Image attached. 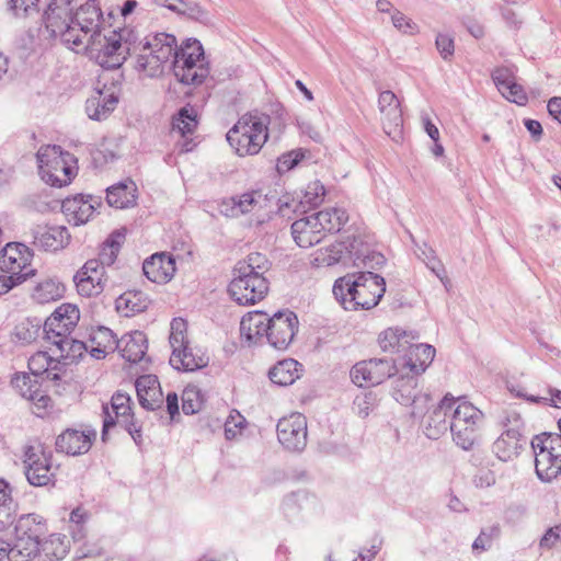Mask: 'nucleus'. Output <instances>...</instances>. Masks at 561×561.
<instances>
[{"instance_id":"obj_52","label":"nucleus","mask_w":561,"mask_h":561,"mask_svg":"<svg viewBox=\"0 0 561 561\" xmlns=\"http://www.w3.org/2000/svg\"><path fill=\"white\" fill-rule=\"evenodd\" d=\"M316 260L327 266L337 263H343L344 265L350 264L347 251L343 241L336 242L327 248L325 251L321 252Z\"/></svg>"},{"instance_id":"obj_50","label":"nucleus","mask_w":561,"mask_h":561,"mask_svg":"<svg viewBox=\"0 0 561 561\" xmlns=\"http://www.w3.org/2000/svg\"><path fill=\"white\" fill-rule=\"evenodd\" d=\"M271 263L267 257L259 252L250 253L245 260L238 262L236 268L241 271L264 276L270 270Z\"/></svg>"},{"instance_id":"obj_10","label":"nucleus","mask_w":561,"mask_h":561,"mask_svg":"<svg viewBox=\"0 0 561 561\" xmlns=\"http://www.w3.org/2000/svg\"><path fill=\"white\" fill-rule=\"evenodd\" d=\"M25 477L34 486L53 483L58 467L53 466V453L42 444L25 445L23 448Z\"/></svg>"},{"instance_id":"obj_42","label":"nucleus","mask_w":561,"mask_h":561,"mask_svg":"<svg viewBox=\"0 0 561 561\" xmlns=\"http://www.w3.org/2000/svg\"><path fill=\"white\" fill-rule=\"evenodd\" d=\"M55 350L53 353L58 359H70L71 362L81 358L82 355L89 350V345L82 341L76 340L71 336L67 339H59L55 342Z\"/></svg>"},{"instance_id":"obj_11","label":"nucleus","mask_w":561,"mask_h":561,"mask_svg":"<svg viewBox=\"0 0 561 561\" xmlns=\"http://www.w3.org/2000/svg\"><path fill=\"white\" fill-rule=\"evenodd\" d=\"M104 420L102 440L106 439L107 432L116 424L122 425L131 436L134 442L141 443V427L137 424L131 413L130 397L121 391L115 392L111 399V408L103 407Z\"/></svg>"},{"instance_id":"obj_24","label":"nucleus","mask_w":561,"mask_h":561,"mask_svg":"<svg viewBox=\"0 0 561 561\" xmlns=\"http://www.w3.org/2000/svg\"><path fill=\"white\" fill-rule=\"evenodd\" d=\"M92 437L84 432L68 428L59 434L55 442L57 453H64L69 456H78L89 451L92 446Z\"/></svg>"},{"instance_id":"obj_18","label":"nucleus","mask_w":561,"mask_h":561,"mask_svg":"<svg viewBox=\"0 0 561 561\" xmlns=\"http://www.w3.org/2000/svg\"><path fill=\"white\" fill-rule=\"evenodd\" d=\"M12 386L23 398L32 402L37 416H43L46 413L51 399L42 390L38 379L26 373L16 374L12 379Z\"/></svg>"},{"instance_id":"obj_56","label":"nucleus","mask_w":561,"mask_h":561,"mask_svg":"<svg viewBox=\"0 0 561 561\" xmlns=\"http://www.w3.org/2000/svg\"><path fill=\"white\" fill-rule=\"evenodd\" d=\"M309 151L298 148L282 154L277 159V171L279 173L288 172L294 169L301 160H304L307 156H309Z\"/></svg>"},{"instance_id":"obj_28","label":"nucleus","mask_w":561,"mask_h":561,"mask_svg":"<svg viewBox=\"0 0 561 561\" xmlns=\"http://www.w3.org/2000/svg\"><path fill=\"white\" fill-rule=\"evenodd\" d=\"M268 316L262 311L249 312L240 321V334L249 344L266 337Z\"/></svg>"},{"instance_id":"obj_7","label":"nucleus","mask_w":561,"mask_h":561,"mask_svg":"<svg viewBox=\"0 0 561 561\" xmlns=\"http://www.w3.org/2000/svg\"><path fill=\"white\" fill-rule=\"evenodd\" d=\"M160 35H165L173 38L172 42L168 41V44L170 45V54L164 60H161L157 71L152 73L150 69H144L139 66L140 55H157L153 53L152 47L150 46L146 50L144 49L138 53H133V56H136V69L138 71L144 72L148 77H157L163 72V65L168 62L171 57H173V67L182 66L187 68L188 66H199V64H203L204 50L202 44L197 39H186V42L181 47H178L176 39L172 34L159 33L152 36H147L144 39H138V42H151L154 37H159Z\"/></svg>"},{"instance_id":"obj_21","label":"nucleus","mask_w":561,"mask_h":561,"mask_svg":"<svg viewBox=\"0 0 561 561\" xmlns=\"http://www.w3.org/2000/svg\"><path fill=\"white\" fill-rule=\"evenodd\" d=\"M95 205H100L92 195H76L62 201L61 210L68 221L75 226L88 222L95 211Z\"/></svg>"},{"instance_id":"obj_64","label":"nucleus","mask_w":561,"mask_h":561,"mask_svg":"<svg viewBox=\"0 0 561 561\" xmlns=\"http://www.w3.org/2000/svg\"><path fill=\"white\" fill-rule=\"evenodd\" d=\"M500 93L510 102L517 105H525L528 101L527 94L523 87L514 80L508 85H504Z\"/></svg>"},{"instance_id":"obj_25","label":"nucleus","mask_w":561,"mask_h":561,"mask_svg":"<svg viewBox=\"0 0 561 561\" xmlns=\"http://www.w3.org/2000/svg\"><path fill=\"white\" fill-rule=\"evenodd\" d=\"M435 348L430 344H411L407 351L408 357L403 359L401 369H408L409 373L421 375L431 365L435 357Z\"/></svg>"},{"instance_id":"obj_6","label":"nucleus","mask_w":561,"mask_h":561,"mask_svg":"<svg viewBox=\"0 0 561 561\" xmlns=\"http://www.w3.org/2000/svg\"><path fill=\"white\" fill-rule=\"evenodd\" d=\"M455 402L449 421L453 440L463 450H471L479 440L484 414L462 398L455 399Z\"/></svg>"},{"instance_id":"obj_12","label":"nucleus","mask_w":561,"mask_h":561,"mask_svg":"<svg viewBox=\"0 0 561 561\" xmlns=\"http://www.w3.org/2000/svg\"><path fill=\"white\" fill-rule=\"evenodd\" d=\"M229 294L241 306L254 305L262 300L268 291V280L265 276L233 270V278L228 287Z\"/></svg>"},{"instance_id":"obj_31","label":"nucleus","mask_w":561,"mask_h":561,"mask_svg":"<svg viewBox=\"0 0 561 561\" xmlns=\"http://www.w3.org/2000/svg\"><path fill=\"white\" fill-rule=\"evenodd\" d=\"M70 240L68 229L64 226H51L39 229L34 237V244L45 251L64 249Z\"/></svg>"},{"instance_id":"obj_38","label":"nucleus","mask_w":561,"mask_h":561,"mask_svg":"<svg viewBox=\"0 0 561 561\" xmlns=\"http://www.w3.org/2000/svg\"><path fill=\"white\" fill-rule=\"evenodd\" d=\"M65 294V286L57 278H46L33 289L32 297L39 304H47L60 299Z\"/></svg>"},{"instance_id":"obj_46","label":"nucleus","mask_w":561,"mask_h":561,"mask_svg":"<svg viewBox=\"0 0 561 561\" xmlns=\"http://www.w3.org/2000/svg\"><path fill=\"white\" fill-rule=\"evenodd\" d=\"M73 282L78 294L83 297L98 296L104 289V282L98 275H81V273L77 272L73 276Z\"/></svg>"},{"instance_id":"obj_1","label":"nucleus","mask_w":561,"mask_h":561,"mask_svg":"<svg viewBox=\"0 0 561 561\" xmlns=\"http://www.w3.org/2000/svg\"><path fill=\"white\" fill-rule=\"evenodd\" d=\"M72 19L73 25L83 38V44L85 43L89 56L102 68L117 69L127 56H133V53L146 50L151 46L157 55H140L139 66L154 73L161 60L170 54L168 41L172 42L173 38L165 35L154 37L151 42H138L135 33L126 28L103 34L99 30L102 11L96 0H88L80 5L75 13L72 12Z\"/></svg>"},{"instance_id":"obj_3","label":"nucleus","mask_w":561,"mask_h":561,"mask_svg":"<svg viewBox=\"0 0 561 561\" xmlns=\"http://www.w3.org/2000/svg\"><path fill=\"white\" fill-rule=\"evenodd\" d=\"M271 116L259 111L243 114L228 130L227 141L240 157L260 152L268 139Z\"/></svg>"},{"instance_id":"obj_30","label":"nucleus","mask_w":561,"mask_h":561,"mask_svg":"<svg viewBox=\"0 0 561 561\" xmlns=\"http://www.w3.org/2000/svg\"><path fill=\"white\" fill-rule=\"evenodd\" d=\"M118 95L113 91L105 93L98 91L95 95L85 101V112L93 121H103L116 108Z\"/></svg>"},{"instance_id":"obj_49","label":"nucleus","mask_w":561,"mask_h":561,"mask_svg":"<svg viewBox=\"0 0 561 561\" xmlns=\"http://www.w3.org/2000/svg\"><path fill=\"white\" fill-rule=\"evenodd\" d=\"M347 256L350 260V263H352L355 266V261H359L364 253L370 248V243L367 240V237L357 233V234H350L343 240Z\"/></svg>"},{"instance_id":"obj_23","label":"nucleus","mask_w":561,"mask_h":561,"mask_svg":"<svg viewBox=\"0 0 561 561\" xmlns=\"http://www.w3.org/2000/svg\"><path fill=\"white\" fill-rule=\"evenodd\" d=\"M142 271L152 283H168L176 271L175 261L171 254L164 252L154 253L145 260Z\"/></svg>"},{"instance_id":"obj_8","label":"nucleus","mask_w":561,"mask_h":561,"mask_svg":"<svg viewBox=\"0 0 561 561\" xmlns=\"http://www.w3.org/2000/svg\"><path fill=\"white\" fill-rule=\"evenodd\" d=\"M73 7L70 0H51L45 12V26L53 37H59L66 45L79 47L83 38L72 21Z\"/></svg>"},{"instance_id":"obj_39","label":"nucleus","mask_w":561,"mask_h":561,"mask_svg":"<svg viewBox=\"0 0 561 561\" xmlns=\"http://www.w3.org/2000/svg\"><path fill=\"white\" fill-rule=\"evenodd\" d=\"M15 537L39 541L44 533L43 519L36 514L22 515L14 527Z\"/></svg>"},{"instance_id":"obj_60","label":"nucleus","mask_w":561,"mask_h":561,"mask_svg":"<svg viewBox=\"0 0 561 561\" xmlns=\"http://www.w3.org/2000/svg\"><path fill=\"white\" fill-rule=\"evenodd\" d=\"M370 367L367 360L359 362L351 369L352 381L358 387H369L373 385Z\"/></svg>"},{"instance_id":"obj_32","label":"nucleus","mask_w":561,"mask_h":561,"mask_svg":"<svg viewBox=\"0 0 561 561\" xmlns=\"http://www.w3.org/2000/svg\"><path fill=\"white\" fill-rule=\"evenodd\" d=\"M526 444V439L522 437L516 430L505 431L494 443L493 451L502 461H508L519 454V450Z\"/></svg>"},{"instance_id":"obj_16","label":"nucleus","mask_w":561,"mask_h":561,"mask_svg":"<svg viewBox=\"0 0 561 561\" xmlns=\"http://www.w3.org/2000/svg\"><path fill=\"white\" fill-rule=\"evenodd\" d=\"M297 314L291 310H279L268 317L266 340L276 350H286L298 330Z\"/></svg>"},{"instance_id":"obj_54","label":"nucleus","mask_w":561,"mask_h":561,"mask_svg":"<svg viewBox=\"0 0 561 561\" xmlns=\"http://www.w3.org/2000/svg\"><path fill=\"white\" fill-rule=\"evenodd\" d=\"M203 405V396L198 388L188 386L182 393V410L185 414L191 415L197 413Z\"/></svg>"},{"instance_id":"obj_2","label":"nucleus","mask_w":561,"mask_h":561,"mask_svg":"<svg viewBox=\"0 0 561 561\" xmlns=\"http://www.w3.org/2000/svg\"><path fill=\"white\" fill-rule=\"evenodd\" d=\"M332 291L345 310H369L383 297L386 282L370 271L358 272L336 279Z\"/></svg>"},{"instance_id":"obj_22","label":"nucleus","mask_w":561,"mask_h":561,"mask_svg":"<svg viewBox=\"0 0 561 561\" xmlns=\"http://www.w3.org/2000/svg\"><path fill=\"white\" fill-rule=\"evenodd\" d=\"M135 387L139 403L144 409L156 411L162 408L164 398L157 376H140L136 379Z\"/></svg>"},{"instance_id":"obj_29","label":"nucleus","mask_w":561,"mask_h":561,"mask_svg":"<svg viewBox=\"0 0 561 561\" xmlns=\"http://www.w3.org/2000/svg\"><path fill=\"white\" fill-rule=\"evenodd\" d=\"M417 339L419 334L414 331L389 328L379 335V344L385 352L407 353L411 342Z\"/></svg>"},{"instance_id":"obj_4","label":"nucleus","mask_w":561,"mask_h":561,"mask_svg":"<svg viewBox=\"0 0 561 561\" xmlns=\"http://www.w3.org/2000/svg\"><path fill=\"white\" fill-rule=\"evenodd\" d=\"M38 173L42 180L55 187L71 183L77 175V158L60 146H42L36 153Z\"/></svg>"},{"instance_id":"obj_33","label":"nucleus","mask_w":561,"mask_h":561,"mask_svg":"<svg viewBox=\"0 0 561 561\" xmlns=\"http://www.w3.org/2000/svg\"><path fill=\"white\" fill-rule=\"evenodd\" d=\"M60 359L56 355L54 357L43 351L33 354L28 359V369L35 379L46 375L47 379L58 380L57 371L60 369Z\"/></svg>"},{"instance_id":"obj_45","label":"nucleus","mask_w":561,"mask_h":561,"mask_svg":"<svg viewBox=\"0 0 561 561\" xmlns=\"http://www.w3.org/2000/svg\"><path fill=\"white\" fill-rule=\"evenodd\" d=\"M197 127L196 112L192 106L182 107L173 118L172 128L181 136L192 135Z\"/></svg>"},{"instance_id":"obj_59","label":"nucleus","mask_w":561,"mask_h":561,"mask_svg":"<svg viewBox=\"0 0 561 561\" xmlns=\"http://www.w3.org/2000/svg\"><path fill=\"white\" fill-rule=\"evenodd\" d=\"M105 553V547L101 539L85 540L76 550L78 559L100 558Z\"/></svg>"},{"instance_id":"obj_44","label":"nucleus","mask_w":561,"mask_h":561,"mask_svg":"<svg viewBox=\"0 0 561 561\" xmlns=\"http://www.w3.org/2000/svg\"><path fill=\"white\" fill-rule=\"evenodd\" d=\"M38 551L39 541L15 537L11 545L10 561H30L37 556Z\"/></svg>"},{"instance_id":"obj_13","label":"nucleus","mask_w":561,"mask_h":561,"mask_svg":"<svg viewBox=\"0 0 561 561\" xmlns=\"http://www.w3.org/2000/svg\"><path fill=\"white\" fill-rule=\"evenodd\" d=\"M535 469L541 481H551L561 472V438H547L533 442Z\"/></svg>"},{"instance_id":"obj_37","label":"nucleus","mask_w":561,"mask_h":561,"mask_svg":"<svg viewBox=\"0 0 561 561\" xmlns=\"http://www.w3.org/2000/svg\"><path fill=\"white\" fill-rule=\"evenodd\" d=\"M298 366L299 363L291 358L280 360L270 369L268 377L275 385L289 386L299 377Z\"/></svg>"},{"instance_id":"obj_62","label":"nucleus","mask_w":561,"mask_h":561,"mask_svg":"<svg viewBox=\"0 0 561 561\" xmlns=\"http://www.w3.org/2000/svg\"><path fill=\"white\" fill-rule=\"evenodd\" d=\"M391 22L393 26L403 34L414 35L419 33L417 24L397 9L391 13Z\"/></svg>"},{"instance_id":"obj_17","label":"nucleus","mask_w":561,"mask_h":561,"mask_svg":"<svg viewBox=\"0 0 561 561\" xmlns=\"http://www.w3.org/2000/svg\"><path fill=\"white\" fill-rule=\"evenodd\" d=\"M276 430L278 442L288 451L300 453L307 446V419L301 413L282 417Z\"/></svg>"},{"instance_id":"obj_47","label":"nucleus","mask_w":561,"mask_h":561,"mask_svg":"<svg viewBox=\"0 0 561 561\" xmlns=\"http://www.w3.org/2000/svg\"><path fill=\"white\" fill-rule=\"evenodd\" d=\"M312 502L306 492L299 491L287 495L283 501L282 508L287 518L294 519Z\"/></svg>"},{"instance_id":"obj_53","label":"nucleus","mask_w":561,"mask_h":561,"mask_svg":"<svg viewBox=\"0 0 561 561\" xmlns=\"http://www.w3.org/2000/svg\"><path fill=\"white\" fill-rule=\"evenodd\" d=\"M90 515L88 511L82 507H76L71 511L69 516L70 533L75 542H80L85 537L84 525L88 522Z\"/></svg>"},{"instance_id":"obj_43","label":"nucleus","mask_w":561,"mask_h":561,"mask_svg":"<svg viewBox=\"0 0 561 561\" xmlns=\"http://www.w3.org/2000/svg\"><path fill=\"white\" fill-rule=\"evenodd\" d=\"M367 362L371 370L370 378H373V385L376 386L394 376V374L399 371L398 365L392 358H371Z\"/></svg>"},{"instance_id":"obj_26","label":"nucleus","mask_w":561,"mask_h":561,"mask_svg":"<svg viewBox=\"0 0 561 561\" xmlns=\"http://www.w3.org/2000/svg\"><path fill=\"white\" fill-rule=\"evenodd\" d=\"M291 234L297 245L306 249L320 243L323 239L313 214L295 220L291 225Z\"/></svg>"},{"instance_id":"obj_20","label":"nucleus","mask_w":561,"mask_h":561,"mask_svg":"<svg viewBox=\"0 0 561 561\" xmlns=\"http://www.w3.org/2000/svg\"><path fill=\"white\" fill-rule=\"evenodd\" d=\"M455 398L446 394L437 407L433 409L424 422V434L431 439H437L449 428L447 417L455 407Z\"/></svg>"},{"instance_id":"obj_9","label":"nucleus","mask_w":561,"mask_h":561,"mask_svg":"<svg viewBox=\"0 0 561 561\" xmlns=\"http://www.w3.org/2000/svg\"><path fill=\"white\" fill-rule=\"evenodd\" d=\"M280 199H276L275 195L262 194L260 191H252L243 193L239 196L230 197L224 201L221 204V213L228 217H239L249 213H259L265 209L263 215H259V222H264L266 218H270V214L274 213V206L277 207L278 211H283L284 206L288 204L280 203Z\"/></svg>"},{"instance_id":"obj_34","label":"nucleus","mask_w":561,"mask_h":561,"mask_svg":"<svg viewBox=\"0 0 561 561\" xmlns=\"http://www.w3.org/2000/svg\"><path fill=\"white\" fill-rule=\"evenodd\" d=\"M90 354L93 358L102 359L110 352L117 348L118 340L113 331L105 327H99L90 334Z\"/></svg>"},{"instance_id":"obj_57","label":"nucleus","mask_w":561,"mask_h":561,"mask_svg":"<svg viewBox=\"0 0 561 561\" xmlns=\"http://www.w3.org/2000/svg\"><path fill=\"white\" fill-rule=\"evenodd\" d=\"M178 13L203 24H208L211 21L209 12L196 2H184L182 0Z\"/></svg>"},{"instance_id":"obj_15","label":"nucleus","mask_w":561,"mask_h":561,"mask_svg":"<svg viewBox=\"0 0 561 561\" xmlns=\"http://www.w3.org/2000/svg\"><path fill=\"white\" fill-rule=\"evenodd\" d=\"M417 376L408 371L394 381L392 397L401 405L412 407V415L420 416L427 410L431 397L417 391Z\"/></svg>"},{"instance_id":"obj_63","label":"nucleus","mask_w":561,"mask_h":561,"mask_svg":"<svg viewBox=\"0 0 561 561\" xmlns=\"http://www.w3.org/2000/svg\"><path fill=\"white\" fill-rule=\"evenodd\" d=\"M39 0H8V10L15 16L22 18L37 12Z\"/></svg>"},{"instance_id":"obj_58","label":"nucleus","mask_w":561,"mask_h":561,"mask_svg":"<svg viewBox=\"0 0 561 561\" xmlns=\"http://www.w3.org/2000/svg\"><path fill=\"white\" fill-rule=\"evenodd\" d=\"M44 551L47 556H51L56 560H62L69 551L66 537L51 536L50 539L45 543Z\"/></svg>"},{"instance_id":"obj_61","label":"nucleus","mask_w":561,"mask_h":561,"mask_svg":"<svg viewBox=\"0 0 561 561\" xmlns=\"http://www.w3.org/2000/svg\"><path fill=\"white\" fill-rule=\"evenodd\" d=\"M323 196L324 187L319 181H316L308 186L300 204L302 207L307 205L309 208H313L322 203Z\"/></svg>"},{"instance_id":"obj_5","label":"nucleus","mask_w":561,"mask_h":561,"mask_svg":"<svg viewBox=\"0 0 561 561\" xmlns=\"http://www.w3.org/2000/svg\"><path fill=\"white\" fill-rule=\"evenodd\" d=\"M32 251L23 243H8L0 256V296L35 275Z\"/></svg>"},{"instance_id":"obj_27","label":"nucleus","mask_w":561,"mask_h":561,"mask_svg":"<svg viewBox=\"0 0 561 561\" xmlns=\"http://www.w3.org/2000/svg\"><path fill=\"white\" fill-rule=\"evenodd\" d=\"M147 336L141 331H134L118 340L117 348L127 362L139 363L145 358L148 348Z\"/></svg>"},{"instance_id":"obj_19","label":"nucleus","mask_w":561,"mask_h":561,"mask_svg":"<svg viewBox=\"0 0 561 561\" xmlns=\"http://www.w3.org/2000/svg\"><path fill=\"white\" fill-rule=\"evenodd\" d=\"M378 108L385 133L393 138L400 136L403 117L397 95L390 90L382 91L378 98Z\"/></svg>"},{"instance_id":"obj_41","label":"nucleus","mask_w":561,"mask_h":561,"mask_svg":"<svg viewBox=\"0 0 561 561\" xmlns=\"http://www.w3.org/2000/svg\"><path fill=\"white\" fill-rule=\"evenodd\" d=\"M135 191L133 183H118L106 190V201L112 207L128 208L136 203Z\"/></svg>"},{"instance_id":"obj_14","label":"nucleus","mask_w":561,"mask_h":561,"mask_svg":"<svg viewBox=\"0 0 561 561\" xmlns=\"http://www.w3.org/2000/svg\"><path fill=\"white\" fill-rule=\"evenodd\" d=\"M80 320V311L76 305L62 304L45 320L43 325L44 339L55 345L60 339L71 335Z\"/></svg>"},{"instance_id":"obj_40","label":"nucleus","mask_w":561,"mask_h":561,"mask_svg":"<svg viewBox=\"0 0 561 561\" xmlns=\"http://www.w3.org/2000/svg\"><path fill=\"white\" fill-rule=\"evenodd\" d=\"M313 216L323 237L327 232H339L347 220L345 210L340 208L324 209L314 213Z\"/></svg>"},{"instance_id":"obj_48","label":"nucleus","mask_w":561,"mask_h":561,"mask_svg":"<svg viewBox=\"0 0 561 561\" xmlns=\"http://www.w3.org/2000/svg\"><path fill=\"white\" fill-rule=\"evenodd\" d=\"M173 72L181 83L194 85L203 83L209 73L208 68L204 64L188 66L187 68L174 66Z\"/></svg>"},{"instance_id":"obj_51","label":"nucleus","mask_w":561,"mask_h":561,"mask_svg":"<svg viewBox=\"0 0 561 561\" xmlns=\"http://www.w3.org/2000/svg\"><path fill=\"white\" fill-rule=\"evenodd\" d=\"M123 239L124 236L122 233L114 232L104 242L98 259L102 266H111L115 262Z\"/></svg>"},{"instance_id":"obj_55","label":"nucleus","mask_w":561,"mask_h":561,"mask_svg":"<svg viewBox=\"0 0 561 561\" xmlns=\"http://www.w3.org/2000/svg\"><path fill=\"white\" fill-rule=\"evenodd\" d=\"M187 323L182 318H175L171 322V333L169 337L170 345L172 351H178L180 347L184 346L188 343L187 336Z\"/></svg>"},{"instance_id":"obj_36","label":"nucleus","mask_w":561,"mask_h":561,"mask_svg":"<svg viewBox=\"0 0 561 561\" xmlns=\"http://www.w3.org/2000/svg\"><path fill=\"white\" fill-rule=\"evenodd\" d=\"M148 297L139 290H128L116 299V310L124 317L142 312L148 308Z\"/></svg>"},{"instance_id":"obj_35","label":"nucleus","mask_w":561,"mask_h":561,"mask_svg":"<svg viewBox=\"0 0 561 561\" xmlns=\"http://www.w3.org/2000/svg\"><path fill=\"white\" fill-rule=\"evenodd\" d=\"M170 364L178 370L193 371L205 367L207 358L204 355L194 353L188 343L180 347L178 351H172Z\"/></svg>"}]
</instances>
